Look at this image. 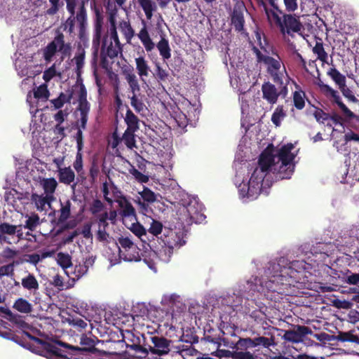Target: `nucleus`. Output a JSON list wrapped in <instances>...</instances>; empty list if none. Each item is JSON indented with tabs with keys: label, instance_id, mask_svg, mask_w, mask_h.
<instances>
[{
	"label": "nucleus",
	"instance_id": "1",
	"mask_svg": "<svg viewBox=\"0 0 359 359\" xmlns=\"http://www.w3.org/2000/svg\"><path fill=\"white\" fill-rule=\"evenodd\" d=\"M286 260L280 259L272 265L273 270L279 271L280 274L273 275L269 280L264 283L255 278V287L251 290L263 292L267 299L277 302L283 295H292L295 292L296 284L301 279L300 273L309 269L304 260H294L284 266Z\"/></svg>",
	"mask_w": 359,
	"mask_h": 359
},
{
	"label": "nucleus",
	"instance_id": "2",
	"mask_svg": "<svg viewBox=\"0 0 359 359\" xmlns=\"http://www.w3.org/2000/svg\"><path fill=\"white\" fill-rule=\"evenodd\" d=\"M293 148L292 143H287L276 152L272 144H269L264 149L267 150L268 154L272 157L269 170L276 175V179H290L292 175L295 168V156L291 152Z\"/></svg>",
	"mask_w": 359,
	"mask_h": 359
},
{
	"label": "nucleus",
	"instance_id": "3",
	"mask_svg": "<svg viewBox=\"0 0 359 359\" xmlns=\"http://www.w3.org/2000/svg\"><path fill=\"white\" fill-rule=\"evenodd\" d=\"M272 157L268 154L267 150H264L259 158L258 165L250 178L248 184H244L243 187L240 186L239 191L242 197L254 199L260 194L264 177L269 173V168Z\"/></svg>",
	"mask_w": 359,
	"mask_h": 359
},
{
	"label": "nucleus",
	"instance_id": "4",
	"mask_svg": "<svg viewBox=\"0 0 359 359\" xmlns=\"http://www.w3.org/2000/svg\"><path fill=\"white\" fill-rule=\"evenodd\" d=\"M260 2L269 22L276 25L283 34L292 35V33H299L303 29V25L299 21V17L285 14L282 10L281 13L278 11L269 10L263 0H260Z\"/></svg>",
	"mask_w": 359,
	"mask_h": 359
},
{
	"label": "nucleus",
	"instance_id": "5",
	"mask_svg": "<svg viewBox=\"0 0 359 359\" xmlns=\"http://www.w3.org/2000/svg\"><path fill=\"white\" fill-rule=\"evenodd\" d=\"M161 239L164 245L158 250V255L161 259V261L163 262H168L170 261L175 248H180L186 243L182 231H175L169 229L164 230Z\"/></svg>",
	"mask_w": 359,
	"mask_h": 359
},
{
	"label": "nucleus",
	"instance_id": "6",
	"mask_svg": "<svg viewBox=\"0 0 359 359\" xmlns=\"http://www.w3.org/2000/svg\"><path fill=\"white\" fill-rule=\"evenodd\" d=\"M122 53V45L118 38V41L110 35L106 34L102 39V44L100 50V66L105 70L111 69V65L114 61L109 62V59L116 57L118 54Z\"/></svg>",
	"mask_w": 359,
	"mask_h": 359
},
{
	"label": "nucleus",
	"instance_id": "7",
	"mask_svg": "<svg viewBox=\"0 0 359 359\" xmlns=\"http://www.w3.org/2000/svg\"><path fill=\"white\" fill-rule=\"evenodd\" d=\"M70 16L62 24V27L65 31H67L69 34L74 32L75 22L79 24V35L80 39H83L86 34L87 25V13L83 4H80L79 11L76 14V10L67 11Z\"/></svg>",
	"mask_w": 359,
	"mask_h": 359
},
{
	"label": "nucleus",
	"instance_id": "8",
	"mask_svg": "<svg viewBox=\"0 0 359 359\" xmlns=\"http://www.w3.org/2000/svg\"><path fill=\"white\" fill-rule=\"evenodd\" d=\"M57 51L62 55V57L69 56L72 51V46L69 43H65V36L60 31L56 32L53 40L50 42L43 50V57L46 62L51 61Z\"/></svg>",
	"mask_w": 359,
	"mask_h": 359
},
{
	"label": "nucleus",
	"instance_id": "9",
	"mask_svg": "<svg viewBox=\"0 0 359 359\" xmlns=\"http://www.w3.org/2000/svg\"><path fill=\"white\" fill-rule=\"evenodd\" d=\"M252 50L256 55L257 62H263L266 65L267 73L272 77L273 81L282 86L283 83L282 79L283 75L280 72L281 67L280 57H278V59H275L271 56L264 55L261 50L255 46H253Z\"/></svg>",
	"mask_w": 359,
	"mask_h": 359
},
{
	"label": "nucleus",
	"instance_id": "10",
	"mask_svg": "<svg viewBox=\"0 0 359 359\" xmlns=\"http://www.w3.org/2000/svg\"><path fill=\"white\" fill-rule=\"evenodd\" d=\"M22 238V225H15L6 222L0 223V244L12 245Z\"/></svg>",
	"mask_w": 359,
	"mask_h": 359
},
{
	"label": "nucleus",
	"instance_id": "11",
	"mask_svg": "<svg viewBox=\"0 0 359 359\" xmlns=\"http://www.w3.org/2000/svg\"><path fill=\"white\" fill-rule=\"evenodd\" d=\"M151 345L148 346V353L158 356L165 355L172 351V341L163 336H151Z\"/></svg>",
	"mask_w": 359,
	"mask_h": 359
},
{
	"label": "nucleus",
	"instance_id": "12",
	"mask_svg": "<svg viewBox=\"0 0 359 359\" xmlns=\"http://www.w3.org/2000/svg\"><path fill=\"white\" fill-rule=\"evenodd\" d=\"M139 194L141 198L135 200V203L138 205L140 212L143 215H147L151 210L149 205L156 201L157 195L145 186H143V189L139 192Z\"/></svg>",
	"mask_w": 359,
	"mask_h": 359
},
{
	"label": "nucleus",
	"instance_id": "13",
	"mask_svg": "<svg viewBox=\"0 0 359 359\" xmlns=\"http://www.w3.org/2000/svg\"><path fill=\"white\" fill-rule=\"evenodd\" d=\"M124 341L127 348L135 351V353L140 354L139 358H146L148 355L147 348L141 344V339L135 336L132 332H128L127 336H125Z\"/></svg>",
	"mask_w": 359,
	"mask_h": 359
},
{
	"label": "nucleus",
	"instance_id": "14",
	"mask_svg": "<svg viewBox=\"0 0 359 359\" xmlns=\"http://www.w3.org/2000/svg\"><path fill=\"white\" fill-rule=\"evenodd\" d=\"M245 12H247V9L244 5L236 4L231 14V25L237 32H242L244 30Z\"/></svg>",
	"mask_w": 359,
	"mask_h": 359
},
{
	"label": "nucleus",
	"instance_id": "15",
	"mask_svg": "<svg viewBox=\"0 0 359 359\" xmlns=\"http://www.w3.org/2000/svg\"><path fill=\"white\" fill-rule=\"evenodd\" d=\"M321 90L325 94L329 95L333 99L332 102L337 104L343 113L348 118H353L355 116L354 113L351 111L341 101L339 93L330 87L327 84H321Z\"/></svg>",
	"mask_w": 359,
	"mask_h": 359
},
{
	"label": "nucleus",
	"instance_id": "16",
	"mask_svg": "<svg viewBox=\"0 0 359 359\" xmlns=\"http://www.w3.org/2000/svg\"><path fill=\"white\" fill-rule=\"evenodd\" d=\"M185 209L191 222L201 223L206 218L202 212L201 205L196 201L189 202L185 206Z\"/></svg>",
	"mask_w": 359,
	"mask_h": 359
},
{
	"label": "nucleus",
	"instance_id": "17",
	"mask_svg": "<svg viewBox=\"0 0 359 359\" xmlns=\"http://www.w3.org/2000/svg\"><path fill=\"white\" fill-rule=\"evenodd\" d=\"M93 260L91 259H87L84 263L79 264L71 266L67 271H66V275L72 280L73 283L78 280L82 276H83L88 271L89 264H92Z\"/></svg>",
	"mask_w": 359,
	"mask_h": 359
},
{
	"label": "nucleus",
	"instance_id": "18",
	"mask_svg": "<svg viewBox=\"0 0 359 359\" xmlns=\"http://www.w3.org/2000/svg\"><path fill=\"white\" fill-rule=\"evenodd\" d=\"M302 247L304 249H309L310 253L313 255H320L321 257L325 259L330 255L333 245L331 243H317L311 247L309 244H305Z\"/></svg>",
	"mask_w": 359,
	"mask_h": 359
},
{
	"label": "nucleus",
	"instance_id": "19",
	"mask_svg": "<svg viewBox=\"0 0 359 359\" xmlns=\"http://www.w3.org/2000/svg\"><path fill=\"white\" fill-rule=\"evenodd\" d=\"M262 97L269 104H273L277 102L278 98V89L269 81L264 82L262 86Z\"/></svg>",
	"mask_w": 359,
	"mask_h": 359
},
{
	"label": "nucleus",
	"instance_id": "20",
	"mask_svg": "<svg viewBox=\"0 0 359 359\" xmlns=\"http://www.w3.org/2000/svg\"><path fill=\"white\" fill-rule=\"evenodd\" d=\"M118 243L121 247L124 249L126 251L132 250L135 252V255H133L132 256H126L125 259L129 262L132 261H139V254L138 252L136 251L137 245L131 241L129 237H121L118 239Z\"/></svg>",
	"mask_w": 359,
	"mask_h": 359
},
{
	"label": "nucleus",
	"instance_id": "21",
	"mask_svg": "<svg viewBox=\"0 0 359 359\" xmlns=\"http://www.w3.org/2000/svg\"><path fill=\"white\" fill-rule=\"evenodd\" d=\"M53 200L50 196L43 194L39 195L36 193H33L31 196V201L35 205L37 210L41 212L46 210V205L50 206Z\"/></svg>",
	"mask_w": 359,
	"mask_h": 359
},
{
	"label": "nucleus",
	"instance_id": "22",
	"mask_svg": "<svg viewBox=\"0 0 359 359\" xmlns=\"http://www.w3.org/2000/svg\"><path fill=\"white\" fill-rule=\"evenodd\" d=\"M142 23L144 26L140 29V32L137 34V36L140 39V41L142 42V45L144 46L145 50L147 52H150L154 48L155 44L150 38L146 26V23L144 20L142 21Z\"/></svg>",
	"mask_w": 359,
	"mask_h": 359
},
{
	"label": "nucleus",
	"instance_id": "23",
	"mask_svg": "<svg viewBox=\"0 0 359 359\" xmlns=\"http://www.w3.org/2000/svg\"><path fill=\"white\" fill-rule=\"evenodd\" d=\"M21 284L24 289L32 292L34 294L39 289L38 280L34 275L30 273L22 278Z\"/></svg>",
	"mask_w": 359,
	"mask_h": 359
},
{
	"label": "nucleus",
	"instance_id": "24",
	"mask_svg": "<svg viewBox=\"0 0 359 359\" xmlns=\"http://www.w3.org/2000/svg\"><path fill=\"white\" fill-rule=\"evenodd\" d=\"M13 308L24 314H29L33 311L32 304L22 297H19L14 302Z\"/></svg>",
	"mask_w": 359,
	"mask_h": 359
},
{
	"label": "nucleus",
	"instance_id": "25",
	"mask_svg": "<svg viewBox=\"0 0 359 359\" xmlns=\"http://www.w3.org/2000/svg\"><path fill=\"white\" fill-rule=\"evenodd\" d=\"M58 179L60 182L65 184H70L75 180V174L70 167L59 168Z\"/></svg>",
	"mask_w": 359,
	"mask_h": 359
},
{
	"label": "nucleus",
	"instance_id": "26",
	"mask_svg": "<svg viewBox=\"0 0 359 359\" xmlns=\"http://www.w3.org/2000/svg\"><path fill=\"white\" fill-rule=\"evenodd\" d=\"M138 4L144 12L147 20H151L154 12L157 10V5L153 0H138Z\"/></svg>",
	"mask_w": 359,
	"mask_h": 359
},
{
	"label": "nucleus",
	"instance_id": "27",
	"mask_svg": "<svg viewBox=\"0 0 359 359\" xmlns=\"http://www.w3.org/2000/svg\"><path fill=\"white\" fill-rule=\"evenodd\" d=\"M125 122L127 125L128 130L137 131L139 130L140 119L132 111L131 109H128L124 118Z\"/></svg>",
	"mask_w": 359,
	"mask_h": 359
},
{
	"label": "nucleus",
	"instance_id": "28",
	"mask_svg": "<svg viewBox=\"0 0 359 359\" xmlns=\"http://www.w3.org/2000/svg\"><path fill=\"white\" fill-rule=\"evenodd\" d=\"M42 187L46 196L54 199L53 194L57 187V182L53 177L43 179L41 182Z\"/></svg>",
	"mask_w": 359,
	"mask_h": 359
},
{
	"label": "nucleus",
	"instance_id": "29",
	"mask_svg": "<svg viewBox=\"0 0 359 359\" xmlns=\"http://www.w3.org/2000/svg\"><path fill=\"white\" fill-rule=\"evenodd\" d=\"M136 69L138 75L144 81L143 78L149 76L150 68L148 65L147 61L144 57H138L135 58Z\"/></svg>",
	"mask_w": 359,
	"mask_h": 359
},
{
	"label": "nucleus",
	"instance_id": "30",
	"mask_svg": "<svg viewBox=\"0 0 359 359\" xmlns=\"http://www.w3.org/2000/svg\"><path fill=\"white\" fill-rule=\"evenodd\" d=\"M156 47L159 51L160 55L164 60H168L171 57V49L169 42L165 36H161V40L158 42Z\"/></svg>",
	"mask_w": 359,
	"mask_h": 359
},
{
	"label": "nucleus",
	"instance_id": "31",
	"mask_svg": "<svg viewBox=\"0 0 359 359\" xmlns=\"http://www.w3.org/2000/svg\"><path fill=\"white\" fill-rule=\"evenodd\" d=\"M60 216L57 218V223L62 224L65 222L70 217L72 203L67 200L65 203H60Z\"/></svg>",
	"mask_w": 359,
	"mask_h": 359
},
{
	"label": "nucleus",
	"instance_id": "32",
	"mask_svg": "<svg viewBox=\"0 0 359 359\" xmlns=\"http://www.w3.org/2000/svg\"><path fill=\"white\" fill-rule=\"evenodd\" d=\"M312 50L313 53L317 55V59L323 62H327L328 55L325 50L321 39L318 38V41H316Z\"/></svg>",
	"mask_w": 359,
	"mask_h": 359
},
{
	"label": "nucleus",
	"instance_id": "33",
	"mask_svg": "<svg viewBox=\"0 0 359 359\" xmlns=\"http://www.w3.org/2000/svg\"><path fill=\"white\" fill-rule=\"evenodd\" d=\"M327 74L339 86V88L346 84V76L341 74L335 67L330 68Z\"/></svg>",
	"mask_w": 359,
	"mask_h": 359
},
{
	"label": "nucleus",
	"instance_id": "34",
	"mask_svg": "<svg viewBox=\"0 0 359 359\" xmlns=\"http://www.w3.org/2000/svg\"><path fill=\"white\" fill-rule=\"evenodd\" d=\"M57 262L62 268L65 273L72 266V257L67 253L59 252L57 255Z\"/></svg>",
	"mask_w": 359,
	"mask_h": 359
},
{
	"label": "nucleus",
	"instance_id": "35",
	"mask_svg": "<svg viewBox=\"0 0 359 359\" xmlns=\"http://www.w3.org/2000/svg\"><path fill=\"white\" fill-rule=\"evenodd\" d=\"M6 318L11 323L16 324L20 327H27V323L24 320L23 318L17 313H13L10 309L4 311Z\"/></svg>",
	"mask_w": 359,
	"mask_h": 359
},
{
	"label": "nucleus",
	"instance_id": "36",
	"mask_svg": "<svg viewBox=\"0 0 359 359\" xmlns=\"http://www.w3.org/2000/svg\"><path fill=\"white\" fill-rule=\"evenodd\" d=\"M125 76L132 94L137 93L140 90V87L136 75L133 72H126Z\"/></svg>",
	"mask_w": 359,
	"mask_h": 359
},
{
	"label": "nucleus",
	"instance_id": "37",
	"mask_svg": "<svg viewBox=\"0 0 359 359\" xmlns=\"http://www.w3.org/2000/svg\"><path fill=\"white\" fill-rule=\"evenodd\" d=\"M102 20L97 16L95 23L94 35L93 39V44L94 46H99L102 32Z\"/></svg>",
	"mask_w": 359,
	"mask_h": 359
},
{
	"label": "nucleus",
	"instance_id": "38",
	"mask_svg": "<svg viewBox=\"0 0 359 359\" xmlns=\"http://www.w3.org/2000/svg\"><path fill=\"white\" fill-rule=\"evenodd\" d=\"M24 227L31 231L36 230V227L40 224V218L36 213H32L30 215H26Z\"/></svg>",
	"mask_w": 359,
	"mask_h": 359
},
{
	"label": "nucleus",
	"instance_id": "39",
	"mask_svg": "<svg viewBox=\"0 0 359 359\" xmlns=\"http://www.w3.org/2000/svg\"><path fill=\"white\" fill-rule=\"evenodd\" d=\"M118 28L124 35L128 43L130 41L134 36L135 32L128 21H122L120 22Z\"/></svg>",
	"mask_w": 359,
	"mask_h": 359
},
{
	"label": "nucleus",
	"instance_id": "40",
	"mask_svg": "<svg viewBox=\"0 0 359 359\" xmlns=\"http://www.w3.org/2000/svg\"><path fill=\"white\" fill-rule=\"evenodd\" d=\"M130 104L136 112L141 113L144 111L146 106L143 102L142 96L137 93H133L130 97Z\"/></svg>",
	"mask_w": 359,
	"mask_h": 359
},
{
	"label": "nucleus",
	"instance_id": "41",
	"mask_svg": "<svg viewBox=\"0 0 359 359\" xmlns=\"http://www.w3.org/2000/svg\"><path fill=\"white\" fill-rule=\"evenodd\" d=\"M67 320L69 325L80 332L85 330L88 325L86 320L79 317L70 316Z\"/></svg>",
	"mask_w": 359,
	"mask_h": 359
},
{
	"label": "nucleus",
	"instance_id": "42",
	"mask_svg": "<svg viewBox=\"0 0 359 359\" xmlns=\"http://www.w3.org/2000/svg\"><path fill=\"white\" fill-rule=\"evenodd\" d=\"M72 94L66 95L64 93H60L59 96L50 100L55 109H61L65 103H69L72 99Z\"/></svg>",
	"mask_w": 359,
	"mask_h": 359
},
{
	"label": "nucleus",
	"instance_id": "43",
	"mask_svg": "<svg viewBox=\"0 0 359 359\" xmlns=\"http://www.w3.org/2000/svg\"><path fill=\"white\" fill-rule=\"evenodd\" d=\"M136 131L128 130L126 129L122 136V140L128 149L136 147V141L135 138V133Z\"/></svg>",
	"mask_w": 359,
	"mask_h": 359
},
{
	"label": "nucleus",
	"instance_id": "44",
	"mask_svg": "<svg viewBox=\"0 0 359 359\" xmlns=\"http://www.w3.org/2000/svg\"><path fill=\"white\" fill-rule=\"evenodd\" d=\"M235 345L236 351H246L248 348H254L253 339H251L250 337H239L238 340L236 342Z\"/></svg>",
	"mask_w": 359,
	"mask_h": 359
},
{
	"label": "nucleus",
	"instance_id": "45",
	"mask_svg": "<svg viewBox=\"0 0 359 359\" xmlns=\"http://www.w3.org/2000/svg\"><path fill=\"white\" fill-rule=\"evenodd\" d=\"M78 102V108H90V104L87 100V90L83 84L80 86Z\"/></svg>",
	"mask_w": 359,
	"mask_h": 359
},
{
	"label": "nucleus",
	"instance_id": "46",
	"mask_svg": "<svg viewBox=\"0 0 359 359\" xmlns=\"http://www.w3.org/2000/svg\"><path fill=\"white\" fill-rule=\"evenodd\" d=\"M305 93L304 91H294L293 93V103L296 109L302 110L305 106Z\"/></svg>",
	"mask_w": 359,
	"mask_h": 359
},
{
	"label": "nucleus",
	"instance_id": "47",
	"mask_svg": "<svg viewBox=\"0 0 359 359\" xmlns=\"http://www.w3.org/2000/svg\"><path fill=\"white\" fill-rule=\"evenodd\" d=\"M254 348L257 346H263L264 348H269L274 344L273 337L267 338L265 337H258L253 338Z\"/></svg>",
	"mask_w": 359,
	"mask_h": 359
},
{
	"label": "nucleus",
	"instance_id": "48",
	"mask_svg": "<svg viewBox=\"0 0 359 359\" xmlns=\"http://www.w3.org/2000/svg\"><path fill=\"white\" fill-rule=\"evenodd\" d=\"M286 116L283 106H278L271 116V121L276 126H280L281 120Z\"/></svg>",
	"mask_w": 359,
	"mask_h": 359
},
{
	"label": "nucleus",
	"instance_id": "49",
	"mask_svg": "<svg viewBox=\"0 0 359 359\" xmlns=\"http://www.w3.org/2000/svg\"><path fill=\"white\" fill-rule=\"evenodd\" d=\"M173 352L179 353L183 358H184L185 355H193L197 353V351L191 346H177L173 347Z\"/></svg>",
	"mask_w": 359,
	"mask_h": 359
},
{
	"label": "nucleus",
	"instance_id": "50",
	"mask_svg": "<svg viewBox=\"0 0 359 359\" xmlns=\"http://www.w3.org/2000/svg\"><path fill=\"white\" fill-rule=\"evenodd\" d=\"M293 330L301 341L306 335L313 334L311 329L305 325H294Z\"/></svg>",
	"mask_w": 359,
	"mask_h": 359
},
{
	"label": "nucleus",
	"instance_id": "51",
	"mask_svg": "<svg viewBox=\"0 0 359 359\" xmlns=\"http://www.w3.org/2000/svg\"><path fill=\"white\" fill-rule=\"evenodd\" d=\"M49 95L50 93L46 84L39 86L34 92V97L38 99L47 100Z\"/></svg>",
	"mask_w": 359,
	"mask_h": 359
},
{
	"label": "nucleus",
	"instance_id": "52",
	"mask_svg": "<svg viewBox=\"0 0 359 359\" xmlns=\"http://www.w3.org/2000/svg\"><path fill=\"white\" fill-rule=\"evenodd\" d=\"M128 171L129 173L131 174L138 182L147 183L149 180L147 175L140 172L134 166H131Z\"/></svg>",
	"mask_w": 359,
	"mask_h": 359
},
{
	"label": "nucleus",
	"instance_id": "53",
	"mask_svg": "<svg viewBox=\"0 0 359 359\" xmlns=\"http://www.w3.org/2000/svg\"><path fill=\"white\" fill-rule=\"evenodd\" d=\"M22 198V194L18 192L16 189H11L5 193V200L8 203H15L16 200H21Z\"/></svg>",
	"mask_w": 359,
	"mask_h": 359
},
{
	"label": "nucleus",
	"instance_id": "54",
	"mask_svg": "<svg viewBox=\"0 0 359 359\" xmlns=\"http://www.w3.org/2000/svg\"><path fill=\"white\" fill-rule=\"evenodd\" d=\"M338 339L343 342L348 341L357 344V341L359 340V337L353 334L351 332H340L338 335Z\"/></svg>",
	"mask_w": 359,
	"mask_h": 359
},
{
	"label": "nucleus",
	"instance_id": "55",
	"mask_svg": "<svg viewBox=\"0 0 359 359\" xmlns=\"http://www.w3.org/2000/svg\"><path fill=\"white\" fill-rule=\"evenodd\" d=\"M78 110L80 112V120H79V126L78 128H81L83 130L86 128V124L88 119V113L90 111V108H78Z\"/></svg>",
	"mask_w": 359,
	"mask_h": 359
},
{
	"label": "nucleus",
	"instance_id": "56",
	"mask_svg": "<svg viewBox=\"0 0 359 359\" xmlns=\"http://www.w3.org/2000/svg\"><path fill=\"white\" fill-rule=\"evenodd\" d=\"M104 208V203L100 199H95L93 201L89 210L93 215L96 216Z\"/></svg>",
	"mask_w": 359,
	"mask_h": 359
},
{
	"label": "nucleus",
	"instance_id": "57",
	"mask_svg": "<svg viewBox=\"0 0 359 359\" xmlns=\"http://www.w3.org/2000/svg\"><path fill=\"white\" fill-rule=\"evenodd\" d=\"M163 231V224L161 222L152 219L149 232L154 236H158Z\"/></svg>",
	"mask_w": 359,
	"mask_h": 359
},
{
	"label": "nucleus",
	"instance_id": "58",
	"mask_svg": "<svg viewBox=\"0 0 359 359\" xmlns=\"http://www.w3.org/2000/svg\"><path fill=\"white\" fill-rule=\"evenodd\" d=\"M120 206L123 208L122 215L123 217H129L135 216V210L130 202L126 201L124 206L122 203H120Z\"/></svg>",
	"mask_w": 359,
	"mask_h": 359
},
{
	"label": "nucleus",
	"instance_id": "59",
	"mask_svg": "<svg viewBox=\"0 0 359 359\" xmlns=\"http://www.w3.org/2000/svg\"><path fill=\"white\" fill-rule=\"evenodd\" d=\"M108 227H98L96 232V239L99 242L109 243V234L107 232Z\"/></svg>",
	"mask_w": 359,
	"mask_h": 359
},
{
	"label": "nucleus",
	"instance_id": "60",
	"mask_svg": "<svg viewBox=\"0 0 359 359\" xmlns=\"http://www.w3.org/2000/svg\"><path fill=\"white\" fill-rule=\"evenodd\" d=\"M339 90H341L342 95L346 98H347L348 101L353 103L358 102V100L355 97L353 91L346 86V84L339 88Z\"/></svg>",
	"mask_w": 359,
	"mask_h": 359
},
{
	"label": "nucleus",
	"instance_id": "61",
	"mask_svg": "<svg viewBox=\"0 0 359 359\" xmlns=\"http://www.w3.org/2000/svg\"><path fill=\"white\" fill-rule=\"evenodd\" d=\"M313 116L318 123H324L325 121L330 119V115L325 112L320 108H316Z\"/></svg>",
	"mask_w": 359,
	"mask_h": 359
},
{
	"label": "nucleus",
	"instance_id": "62",
	"mask_svg": "<svg viewBox=\"0 0 359 359\" xmlns=\"http://www.w3.org/2000/svg\"><path fill=\"white\" fill-rule=\"evenodd\" d=\"M155 76L158 81H165L169 76L166 69H163L159 64L156 65Z\"/></svg>",
	"mask_w": 359,
	"mask_h": 359
},
{
	"label": "nucleus",
	"instance_id": "63",
	"mask_svg": "<svg viewBox=\"0 0 359 359\" xmlns=\"http://www.w3.org/2000/svg\"><path fill=\"white\" fill-rule=\"evenodd\" d=\"M345 282L349 285H358L359 273H353L348 270L345 276Z\"/></svg>",
	"mask_w": 359,
	"mask_h": 359
},
{
	"label": "nucleus",
	"instance_id": "64",
	"mask_svg": "<svg viewBox=\"0 0 359 359\" xmlns=\"http://www.w3.org/2000/svg\"><path fill=\"white\" fill-rule=\"evenodd\" d=\"M233 359H256V356L249 351H233Z\"/></svg>",
	"mask_w": 359,
	"mask_h": 359
}]
</instances>
